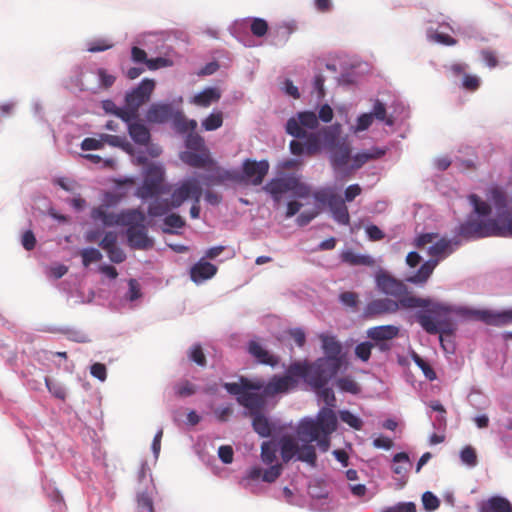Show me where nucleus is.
Segmentation results:
<instances>
[{
	"mask_svg": "<svg viewBox=\"0 0 512 512\" xmlns=\"http://www.w3.org/2000/svg\"><path fill=\"white\" fill-rule=\"evenodd\" d=\"M323 386L315 389L328 407L322 408L316 418L301 420L296 428V435L302 445L294 437L284 435L279 439L280 455L284 463L293 457L314 467L317 462L316 449L312 442H317L319 449L326 452L330 447V435L337 429V417L331 407L336 405V397L331 388Z\"/></svg>",
	"mask_w": 512,
	"mask_h": 512,
	"instance_id": "nucleus-1",
	"label": "nucleus"
},
{
	"mask_svg": "<svg viewBox=\"0 0 512 512\" xmlns=\"http://www.w3.org/2000/svg\"><path fill=\"white\" fill-rule=\"evenodd\" d=\"M400 307L404 309L421 308L416 312L415 318L428 334L434 335L440 331L449 333L452 330V324L447 318V309L444 304L414 295H404L398 301L389 298L372 300L367 304L364 314L366 317L375 318L394 314Z\"/></svg>",
	"mask_w": 512,
	"mask_h": 512,
	"instance_id": "nucleus-2",
	"label": "nucleus"
},
{
	"mask_svg": "<svg viewBox=\"0 0 512 512\" xmlns=\"http://www.w3.org/2000/svg\"><path fill=\"white\" fill-rule=\"evenodd\" d=\"M319 119L328 123L333 119V110L328 104L321 106L319 116L313 111L298 112L294 117L288 119L286 123V132L293 136L289 144L290 151L295 156L306 154L312 156L320 151L321 133L327 139L335 138V131L331 127L324 128L318 132H308L307 130H315L319 125Z\"/></svg>",
	"mask_w": 512,
	"mask_h": 512,
	"instance_id": "nucleus-3",
	"label": "nucleus"
},
{
	"mask_svg": "<svg viewBox=\"0 0 512 512\" xmlns=\"http://www.w3.org/2000/svg\"><path fill=\"white\" fill-rule=\"evenodd\" d=\"M362 192L360 185H349L344 192L345 199L336 193L332 187H324L316 190L313 194L314 206L309 211H303L299 215L300 224H307L312 221L322 210L327 207L333 219L338 224H349V212L345 201L351 202Z\"/></svg>",
	"mask_w": 512,
	"mask_h": 512,
	"instance_id": "nucleus-4",
	"label": "nucleus"
},
{
	"mask_svg": "<svg viewBox=\"0 0 512 512\" xmlns=\"http://www.w3.org/2000/svg\"><path fill=\"white\" fill-rule=\"evenodd\" d=\"M319 339L325 354L313 362L303 360L307 369L313 376L311 380L322 388L333 379L343 365L342 345L335 336L320 334Z\"/></svg>",
	"mask_w": 512,
	"mask_h": 512,
	"instance_id": "nucleus-5",
	"label": "nucleus"
},
{
	"mask_svg": "<svg viewBox=\"0 0 512 512\" xmlns=\"http://www.w3.org/2000/svg\"><path fill=\"white\" fill-rule=\"evenodd\" d=\"M311 377H313L302 361L292 362L284 375H274L268 383L263 381L264 396L274 397L278 394H285L295 389L298 385V379L302 378L306 384L313 389H318L320 386L315 384Z\"/></svg>",
	"mask_w": 512,
	"mask_h": 512,
	"instance_id": "nucleus-6",
	"label": "nucleus"
},
{
	"mask_svg": "<svg viewBox=\"0 0 512 512\" xmlns=\"http://www.w3.org/2000/svg\"><path fill=\"white\" fill-rule=\"evenodd\" d=\"M454 250L453 242L445 237H440L438 234L434 244L428 247L430 259L424 262L414 275L408 277L407 281L414 284L425 283L439 262L452 254Z\"/></svg>",
	"mask_w": 512,
	"mask_h": 512,
	"instance_id": "nucleus-7",
	"label": "nucleus"
},
{
	"mask_svg": "<svg viewBox=\"0 0 512 512\" xmlns=\"http://www.w3.org/2000/svg\"><path fill=\"white\" fill-rule=\"evenodd\" d=\"M109 206L102 204L91 211V218L94 221H101L102 224H143L145 214L140 209H129L122 211L116 217L108 213Z\"/></svg>",
	"mask_w": 512,
	"mask_h": 512,
	"instance_id": "nucleus-8",
	"label": "nucleus"
},
{
	"mask_svg": "<svg viewBox=\"0 0 512 512\" xmlns=\"http://www.w3.org/2000/svg\"><path fill=\"white\" fill-rule=\"evenodd\" d=\"M85 238L89 243H98L107 253L111 262L119 264L125 261L126 254L118 246V236L115 232H107L102 236L100 231H89Z\"/></svg>",
	"mask_w": 512,
	"mask_h": 512,
	"instance_id": "nucleus-9",
	"label": "nucleus"
},
{
	"mask_svg": "<svg viewBox=\"0 0 512 512\" xmlns=\"http://www.w3.org/2000/svg\"><path fill=\"white\" fill-rule=\"evenodd\" d=\"M202 196V187L200 180L196 178L186 179L171 193V206L179 207L185 200L192 199L193 201L200 202Z\"/></svg>",
	"mask_w": 512,
	"mask_h": 512,
	"instance_id": "nucleus-10",
	"label": "nucleus"
},
{
	"mask_svg": "<svg viewBox=\"0 0 512 512\" xmlns=\"http://www.w3.org/2000/svg\"><path fill=\"white\" fill-rule=\"evenodd\" d=\"M459 235L467 240L485 237L512 238V226H460Z\"/></svg>",
	"mask_w": 512,
	"mask_h": 512,
	"instance_id": "nucleus-11",
	"label": "nucleus"
},
{
	"mask_svg": "<svg viewBox=\"0 0 512 512\" xmlns=\"http://www.w3.org/2000/svg\"><path fill=\"white\" fill-rule=\"evenodd\" d=\"M164 180L163 169L152 165L148 167L142 186L137 189V196L146 199L157 196L161 193Z\"/></svg>",
	"mask_w": 512,
	"mask_h": 512,
	"instance_id": "nucleus-12",
	"label": "nucleus"
},
{
	"mask_svg": "<svg viewBox=\"0 0 512 512\" xmlns=\"http://www.w3.org/2000/svg\"><path fill=\"white\" fill-rule=\"evenodd\" d=\"M488 199L492 202L496 214L500 219H510L508 224H512V209L505 190L498 186H491L486 193Z\"/></svg>",
	"mask_w": 512,
	"mask_h": 512,
	"instance_id": "nucleus-13",
	"label": "nucleus"
},
{
	"mask_svg": "<svg viewBox=\"0 0 512 512\" xmlns=\"http://www.w3.org/2000/svg\"><path fill=\"white\" fill-rule=\"evenodd\" d=\"M154 88L155 82L152 79H143L136 88L126 94L125 103L134 110H139L150 99Z\"/></svg>",
	"mask_w": 512,
	"mask_h": 512,
	"instance_id": "nucleus-14",
	"label": "nucleus"
},
{
	"mask_svg": "<svg viewBox=\"0 0 512 512\" xmlns=\"http://www.w3.org/2000/svg\"><path fill=\"white\" fill-rule=\"evenodd\" d=\"M269 171V163L266 160L256 161L246 159L243 162V175L253 185H260Z\"/></svg>",
	"mask_w": 512,
	"mask_h": 512,
	"instance_id": "nucleus-15",
	"label": "nucleus"
},
{
	"mask_svg": "<svg viewBox=\"0 0 512 512\" xmlns=\"http://www.w3.org/2000/svg\"><path fill=\"white\" fill-rule=\"evenodd\" d=\"M376 283L379 290L387 295L398 298V300L404 295H409L406 291V286L386 272L377 274Z\"/></svg>",
	"mask_w": 512,
	"mask_h": 512,
	"instance_id": "nucleus-16",
	"label": "nucleus"
},
{
	"mask_svg": "<svg viewBox=\"0 0 512 512\" xmlns=\"http://www.w3.org/2000/svg\"><path fill=\"white\" fill-rule=\"evenodd\" d=\"M399 328L394 325H380L371 327L367 330V337L376 343H379L381 350L389 349L386 341L392 340L399 335Z\"/></svg>",
	"mask_w": 512,
	"mask_h": 512,
	"instance_id": "nucleus-17",
	"label": "nucleus"
},
{
	"mask_svg": "<svg viewBox=\"0 0 512 512\" xmlns=\"http://www.w3.org/2000/svg\"><path fill=\"white\" fill-rule=\"evenodd\" d=\"M206 169L207 174L200 176L201 182L206 186L220 185L226 181L236 179V174L234 172L222 169L217 166L215 162L214 165H210L206 167Z\"/></svg>",
	"mask_w": 512,
	"mask_h": 512,
	"instance_id": "nucleus-18",
	"label": "nucleus"
},
{
	"mask_svg": "<svg viewBox=\"0 0 512 512\" xmlns=\"http://www.w3.org/2000/svg\"><path fill=\"white\" fill-rule=\"evenodd\" d=\"M147 226H128L127 238L134 249H149L153 247L152 238L147 235Z\"/></svg>",
	"mask_w": 512,
	"mask_h": 512,
	"instance_id": "nucleus-19",
	"label": "nucleus"
},
{
	"mask_svg": "<svg viewBox=\"0 0 512 512\" xmlns=\"http://www.w3.org/2000/svg\"><path fill=\"white\" fill-rule=\"evenodd\" d=\"M174 112L169 103H154L147 110L146 119L149 123L161 124L172 120Z\"/></svg>",
	"mask_w": 512,
	"mask_h": 512,
	"instance_id": "nucleus-20",
	"label": "nucleus"
},
{
	"mask_svg": "<svg viewBox=\"0 0 512 512\" xmlns=\"http://www.w3.org/2000/svg\"><path fill=\"white\" fill-rule=\"evenodd\" d=\"M217 271L218 269L214 264L201 259L190 268L189 275L194 283L201 284L214 277Z\"/></svg>",
	"mask_w": 512,
	"mask_h": 512,
	"instance_id": "nucleus-21",
	"label": "nucleus"
},
{
	"mask_svg": "<svg viewBox=\"0 0 512 512\" xmlns=\"http://www.w3.org/2000/svg\"><path fill=\"white\" fill-rule=\"evenodd\" d=\"M392 471L399 476L397 480L401 487L408 481V474L412 468V462L409 455L405 452H399L393 456Z\"/></svg>",
	"mask_w": 512,
	"mask_h": 512,
	"instance_id": "nucleus-22",
	"label": "nucleus"
},
{
	"mask_svg": "<svg viewBox=\"0 0 512 512\" xmlns=\"http://www.w3.org/2000/svg\"><path fill=\"white\" fill-rule=\"evenodd\" d=\"M263 387L262 379L251 380L246 377H240L239 382L225 383L224 388L232 395L241 397L246 390L260 391Z\"/></svg>",
	"mask_w": 512,
	"mask_h": 512,
	"instance_id": "nucleus-23",
	"label": "nucleus"
},
{
	"mask_svg": "<svg viewBox=\"0 0 512 512\" xmlns=\"http://www.w3.org/2000/svg\"><path fill=\"white\" fill-rule=\"evenodd\" d=\"M180 159L187 165L194 168H206L214 165L207 149L200 151H185L180 155Z\"/></svg>",
	"mask_w": 512,
	"mask_h": 512,
	"instance_id": "nucleus-24",
	"label": "nucleus"
},
{
	"mask_svg": "<svg viewBox=\"0 0 512 512\" xmlns=\"http://www.w3.org/2000/svg\"><path fill=\"white\" fill-rule=\"evenodd\" d=\"M251 391L252 390H246L244 395L237 397L238 403L249 410L250 416L262 412L266 403V396H264L263 393L258 394Z\"/></svg>",
	"mask_w": 512,
	"mask_h": 512,
	"instance_id": "nucleus-25",
	"label": "nucleus"
},
{
	"mask_svg": "<svg viewBox=\"0 0 512 512\" xmlns=\"http://www.w3.org/2000/svg\"><path fill=\"white\" fill-rule=\"evenodd\" d=\"M248 353L259 363L275 367L279 363V358L266 350L260 342L251 340L247 347Z\"/></svg>",
	"mask_w": 512,
	"mask_h": 512,
	"instance_id": "nucleus-26",
	"label": "nucleus"
},
{
	"mask_svg": "<svg viewBox=\"0 0 512 512\" xmlns=\"http://www.w3.org/2000/svg\"><path fill=\"white\" fill-rule=\"evenodd\" d=\"M291 176L275 178L269 181L264 190L268 192L275 202H280L283 195L290 192Z\"/></svg>",
	"mask_w": 512,
	"mask_h": 512,
	"instance_id": "nucleus-27",
	"label": "nucleus"
},
{
	"mask_svg": "<svg viewBox=\"0 0 512 512\" xmlns=\"http://www.w3.org/2000/svg\"><path fill=\"white\" fill-rule=\"evenodd\" d=\"M479 512H512V504L502 496H492L481 503Z\"/></svg>",
	"mask_w": 512,
	"mask_h": 512,
	"instance_id": "nucleus-28",
	"label": "nucleus"
},
{
	"mask_svg": "<svg viewBox=\"0 0 512 512\" xmlns=\"http://www.w3.org/2000/svg\"><path fill=\"white\" fill-rule=\"evenodd\" d=\"M351 150L347 143L341 142L333 146L331 161L335 168H342L349 162Z\"/></svg>",
	"mask_w": 512,
	"mask_h": 512,
	"instance_id": "nucleus-29",
	"label": "nucleus"
},
{
	"mask_svg": "<svg viewBox=\"0 0 512 512\" xmlns=\"http://www.w3.org/2000/svg\"><path fill=\"white\" fill-rule=\"evenodd\" d=\"M221 94L216 88H206L202 92L196 94L191 103L200 107H209L212 103L217 102Z\"/></svg>",
	"mask_w": 512,
	"mask_h": 512,
	"instance_id": "nucleus-30",
	"label": "nucleus"
},
{
	"mask_svg": "<svg viewBox=\"0 0 512 512\" xmlns=\"http://www.w3.org/2000/svg\"><path fill=\"white\" fill-rule=\"evenodd\" d=\"M128 132L133 141L140 145H146L150 141L149 129L140 122H133L128 125Z\"/></svg>",
	"mask_w": 512,
	"mask_h": 512,
	"instance_id": "nucleus-31",
	"label": "nucleus"
},
{
	"mask_svg": "<svg viewBox=\"0 0 512 512\" xmlns=\"http://www.w3.org/2000/svg\"><path fill=\"white\" fill-rule=\"evenodd\" d=\"M172 123L174 129L181 134L187 132L190 133V131H194L197 127L196 120L187 119L184 113L179 110L174 112L172 117Z\"/></svg>",
	"mask_w": 512,
	"mask_h": 512,
	"instance_id": "nucleus-32",
	"label": "nucleus"
},
{
	"mask_svg": "<svg viewBox=\"0 0 512 512\" xmlns=\"http://www.w3.org/2000/svg\"><path fill=\"white\" fill-rule=\"evenodd\" d=\"M341 260L349 265H364L373 266L375 261L368 255H359L354 253L352 250H346L341 253Z\"/></svg>",
	"mask_w": 512,
	"mask_h": 512,
	"instance_id": "nucleus-33",
	"label": "nucleus"
},
{
	"mask_svg": "<svg viewBox=\"0 0 512 512\" xmlns=\"http://www.w3.org/2000/svg\"><path fill=\"white\" fill-rule=\"evenodd\" d=\"M469 203L473 207V212L481 218L489 217L492 213V207L481 197L476 194H470L468 196Z\"/></svg>",
	"mask_w": 512,
	"mask_h": 512,
	"instance_id": "nucleus-34",
	"label": "nucleus"
},
{
	"mask_svg": "<svg viewBox=\"0 0 512 512\" xmlns=\"http://www.w3.org/2000/svg\"><path fill=\"white\" fill-rule=\"evenodd\" d=\"M252 426L254 431L261 437H269L271 434V424L262 412L252 415Z\"/></svg>",
	"mask_w": 512,
	"mask_h": 512,
	"instance_id": "nucleus-35",
	"label": "nucleus"
},
{
	"mask_svg": "<svg viewBox=\"0 0 512 512\" xmlns=\"http://www.w3.org/2000/svg\"><path fill=\"white\" fill-rule=\"evenodd\" d=\"M479 319L489 325H502L512 319V310L503 314H492L488 311H481L478 313Z\"/></svg>",
	"mask_w": 512,
	"mask_h": 512,
	"instance_id": "nucleus-36",
	"label": "nucleus"
},
{
	"mask_svg": "<svg viewBox=\"0 0 512 512\" xmlns=\"http://www.w3.org/2000/svg\"><path fill=\"white\" fill-rule=\"evenodd\" d=\"M291 189L290 192L293 194V196L298 198H309L311 195L313 196L314 192L312 193L311 187L303 182L300 181L298 177L291 176Z\"/></svg>",
	"mask_w": 512,
	"mask_h": 512,
	"instance_id": "nucleus-37",
	"label": "nucleus"
},
{
	"mask_svg": "<svg viewBox=\"0 0 512 512\" xmlns=\"http://www.w3.org/2000/svg\"><path fill=\"white\" fill-rule=\"evenodd\" d=\"M337 387L344 391L351 394H357L360 392V387L358 383L351 377V376H345L341 377L336 381Z\"/></svg>",
	"mask_w": 512,
	"mask_h": 512,
	"instance_id": "nucleus-38",
	"label": "nucleus"
},
{
	"mask_svg": "<svg viewBox=\"0 0 512 512\" xmlns=\"http://www.w3.org/2000/svg\"><path fill=\"white\" fill-rule=\"evenodd\" d=\"M223 124V114L222 112H214L211 113L208 117H206L202 121V127L206 131H214L220 128Z\"/></svg>",
	"mask_w": 512,
	"mask_h": 512,
	"instance_id": "nucleus-39",
	"label": "nucleus"
},
{
	"mask_svg": "<svg viewBox=\"0 0 512 512\" xmlns=\"http://www.w3.org/2000/svg\"><path fill=\"white\" fill-rule=\"evenodd\" d=\"M170 205L167 201L155 199L148 209V214L152 217L164 216L168 213Z\"/></svg>",
	"mask_w": 512,
	"mask_h": 512,
	"instance_id": "nucleus-40",
	"label": "nucleus"
},
{
	"mask_svg": "<svg viewBox=\"0 0 512 512\" xmlns=\"http://www.w3.org/2000/svg\"><path fill=\"white\" fill-rule=\"evenodd\" d=\"M438 238V233H421L414 238L413 245L420 250L428 249Z\"/></svg>",
	"mask_w": 512,
	"mask_h": 512,
	"instance_id": "nucleus-41",
	"label": "nucleus"
},
{
	"mask_svg": "<svg viewBox=\"0 0 512 512\" xmlns=\"http://www.w3.org/2000/svg\"><path fill=\"white\" fill-rule=\"evenodd\" d=\"M185 145L187 149L191 151H200L206 149L204 139L194 131H190V133L187 134Z\"/></svg>",
	"mask_w": 512,
	"mask_h": 512,
	"instance_id": "nucleus-42",
	"label": "nucleus"
},
{
	"mask_svg": "<svg viewBox=\"0 0 512 512\" xmlns=\"http://www.w3.org/2000/svg\"><path fill=\"white\" fill-rule=\"evenodd\" d=\"M82 263L88 267L92 263L99 262L102 259V254L98 249L86 248L80 251Z\"/></svg>",
	"mask_w": 512,
	"mask_h": 512,
	"instance_id": "nucleus-43",
	"label": "nucleus"
},
{
	"mask_svg": "<svg viewBox=\"0 0 512 512\" xmlns=\"http://www.w3.org/2000/svg\"><path fill=\"white\" fill-rule=\"evenodd\" d=\"M102 142L103 145L106 143L110 146L119 147L126 151L130 147V144L126 141V138L118 135L102 134Z\"/></svg>",
	"mask_w": 512,
	"mask_h": 512,
	"instance_id": "nucleus-44",
	"label": "nucleus"
},
{
	"mask_svg": "<svg viewBox=\"0 0 512 512\" xmlns=\"http://www.w3.org/2000/svg\"><path fill=\"white\" fill-rule=\"evenodd\" d=\"M113 114L129 125L132 123L131 120L138 117V110H134L133 107H129L126 104L124 108H115L113 110Z\"/></svg>",
	"mask_w": 512,
	"mask_h": 512,
	"instance_id": "nucleus-45",
	"label": "nucleus"
},
{
	"mask_svg": "<svg viewBox=\"0 0 512 512\" xmlns=\"http://www.w3.org/2000/svg\"><path fill=\"white\" fill-rule=\"evenodd\" d=\"M339 416H340V419L344 423L349 425L351 428L356 429V430H360L362 428V425H363L362 420L359 417H357L356 415H354L353 413H351L350 411H348V410L340 411Z\"/></svg>",
	"mask_w": 512,
	"mask_h": 512,
	"instance_id": "nucleus-46",
	"label": "nucleus"
},
{
	"mask_svg": "<svg viewBox=\"0 0 512 512\" xmlns=\"http://www.w3.org/2000/svg\"><path fill=\"white\" fill-rule=\"evenodd\" d=\"M371 114L373 119L376 118L377 120L384 121L389 126L393 125V120L387 117L386 107L381 101L376 100Z\"/></svg>",
	"mask_w": 512,
	"mask_h": 512,
	"instance_id": "nucleus-47",
	"label": "nucleus"
},
{
	"mask_svg": "<svg viewBox=\"0 0 512 512\" xmlns=\"http://www.w3.org/2000/svg\"><path fill=\"white\" fill-rule=\"evenodd\" d=\"M175 393L179 397H188L196 393V386L191 382L184 380L177 383L174 387Z\"/></svg>",
	"mask_w": 512,
	"mask_h": 512,
	"instance_id": "nucleus-48",
	"label": "nucleus"
},
{
	"mask_svg": "<svg viewBox=\"0 0 512 512\" xmlns=\"http://www.w3.org/2000/svg\"><path fill=\"white\" fill-rule=\"evenodd\" d=\"M261 459L265 464H272L276 459V449L270 442L261 445Z\"/></svg>",
	"mask_w": 512,
	"mask_h": 512,
	"instance_id": "nucleus-49",
	"label": "nucleus"
},
{
	"mask_svg": "<svg viewBox=\"0 0 512 512\" xmlns=\"http://www.w3.org/2000/svg\"><path fill=\"white\" fill-rule=\"evenodd\" d=\"M189 359L201 367L206 366V356L200 344H194L191 347L189 352Z\"/></svg>",
	"mask_w": 512,
	"mask_h": 512,
	"instance_id": "nucleus-50",
	"label": "nucleus"
},
{
	"mask_svg": "<svg viewBox=\"0 0 512 512\" xmlns=\"http://www.w3.org/2000/svg\"><path fill=\"white\" fill-rule=\"evenodd\" d=\"M447 309V318L449 319V321L451 322L452 324V330L451 332L449 333H446V332H437L436 334H439V341L441 343V346L442 348L445 350V351H450V350H453V345L450 343V341H447L445 340V337H450L452 336V334L454 333L455 331V324L454 322L452 321L451 317H450V313H451V309L449 306L447 305H444Z\"/></svg>",
	"mask_w": 512,
	"mask_h": 512,
	"instance_id": "nucleus-51",
	"label": "nucleus"
},
{
	"mask_svg": "<svg viewBox=\"0 0 512 512\" xmlns=\"http://www.w3.org/2000/svg\"><path fill=\"white\" fill-rule=\"evenodd\" d=\"M45 385L48 391L56 398L64 400L66 392L60 383L53 382L49 377H45Z\"/></svg>",
	"mask_w": 512,
	"mask_h": 512,
	"instance_id": "nucleus-52",
	"label": "nucleus"
},
{
	"mask_svg": "<svg viewBox=\"0 0 512 512\" xmlns=\"http://www.w3.org/2000/svg\"><path fill=\"white\" fill-rule=\"evenodd\" d=\"M250 30L254 36L263 37L268 31V23L262 18H254Z\"/></svg>",
	"mask_w": 512,
	"mask_h": 512,
	"instance_id": "nucleus-53",
	"label": "nucleus"
},
{
	"mask_svg": "<svg viewBox=\"0 0 512 512\" xmlns=\"http://www.w3.org/2000/svg\"><path fill=\"white\" fill-rule=\"evenodd\" d=\"M413 360L417 364L419 368L423 371L425 377L429 380H434L436 378V373L433 370V368L430 366L428 362H426L423 358H421L419 355L414 354Z\"/></svg>",
	"mask_w": 512,
	"mask_h": 512,
	"instance_id": "nucleus-54",
	"label": "nucleus"
},
{
	"mask_svg": "<svg viewBox=\"0 0 512 512\" xmlns=\"http://www.w3.org/2000/svg\"><path fill=\"white\" fill-rule=\"evenodd\" d=\"M460 458L463 463L470 467H474L477 464V454L475 449L471 446H466L462 449Z\"/></svg>",
	"mask_w": 512,
	"mask_h": 512,
	"instance_id": "nucleus-55",
	"label": "nucleus"
},
{
	"mask_svg": "<svg viewBox=\"0 0 512 512\" xmlns=\"http://www.w3.org/2000/svg\"><path fill=\"white\" fill-rule=\"evenodd\" d=\"M372 348L373 344L371 342H362L355 347V355L366 362L370 359Z\"/></svg>",
	"mask_w": 512,
	"mask_h": 512,
	"instance_id": "nucleus-56",
	"label": "nucleus"
},
{
	"mask_svg": "<svg viewBox=\"0 0 512 512\" xmlns=\"http://www.w3.org/2000/svg\"><path fill=\"white\" fill-rule=\"evenodd\" d=\"M282 465L276 464L263 471L262 479L265 482L273 483L281 475Z\"/></svg>",
	"mask_w": 512,
	"mask_h": 512,
	"instance_id": "nucleus-57",
	"label": "nucleus"
},
{
	"mask_svg": "<svg viewBox=\"0 0 512 512\" xmlns=\"http://www.w3.org/2000/svg\"><path fill=\"white\" fill-rule=\"evenodd\" d=\"M422 503L427 511H434L440 505L439 499L432 492L429 491L423 493Z\"/></svg>",
	"mask_w": 512,
	"mask_h": 512,
	"instance_id": "nucleus-58",
	"label": "nucleus"
},
{
	"mask_svg": "<svg viewBox=\"0 0 512 512\" xmlns=\"http://www.w3.org/2000/svg\"><path fill=\"white\" fill-rule=\"evenodd\" d=\"M101 148H103L102 134L100 135V139L88 137L85 138L81 143V149L84 151L97 150Z\"/></svg>",
	"mask_w": 512,
	"mask_h": 512,
	"instance_id": "nucleus-59",
	"label": "nucleus"
},
{
	"mask_svg": "<svg viewBox=\"0 0 512 512\" xmlns=\"http://www.w3.org/2000/svg\"><path fill=\"white\" fill-rule=\"evenodd\" d=\"M372 122H373L372 114H370V113L361 114L357 118V124H356L355 131L360 132V131H364V130L368 129L371 126Z\"/></svg>",
	"mask_w": 512,
	"mask_h": 512,
	"instance_id": "nucleus-60",
	"label": "nucleus"
},
{
	"mask_svg": "<svg viewBox=\"0 0 512 512\" xmlns=\"http://www.w3.org/2000/svg\"><path fill=\"white\" fill-rule=\"evenodd\" d=\"M129 290L127 293V299L135 301L141 297L140 285L136 279H130L128 282Z\"/></svg>",
	"mask_w": 512,
	"mask_h": 512,
	"instance_id": "nucleus-61",
	"label": "nucleus"
},
{
	"mask_svg": "<svg viewBox=\"0 0 512 512\" xmlns=\"http://www.w3.org/2000/svg\"><path fill=\"white\" fill-rule=\"evenodd\" d=\"M90 373L93 377L99 379L100 381H105L107 378V369L106 366L102 363H94L90 368Z\"/></svg>",
	"mask_w": 512,
	"mask_h": 512,
	"instance_id": "nucleus-62",
	"label": "nucleus"
},
{
	"mask_svg": "<svg viewBox=\"0 0 512 512\" xmlns=\"http://www.w3.org/2000/svg\"><path fill=\"white\" fill-rule=\"evenodd\" d=\"M462 86L468 91H476L480 86V80L475 75L466 74L463 78Z\"/></svg>",
	"mask_w": 512,
	"mask_h": 512,
	"instance_id": "nucleus-63",
	"label": "nucleus"
},
{
	"mask_svg": "<svg viewBox=\"0 0 512 512\" xmlns=\"http://www.w3.org/2000/svg\"><path fill=\"white\" fill-rule=\"evenodd\" d=\"M382 512H416V506L412 502L399 503L398 505L387 508Z\"/></svg>",
	"mask_w": 512,
	"mask_h": 512,
	"instance_id": "nucleus-64",
	"label": "nucleus"
}]
</instances>
